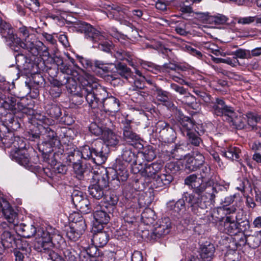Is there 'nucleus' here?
Segmentation results:
<instances>
[{"label":"nucleus","instance_id":"obj_1","mask_svg":"<svg viewBox=\"0 0 261 261\" xmlns=\"http://www.w3.org/2000/svg\"><path fill=\"white\" fill-rule=\"evenodd\" d=\"M16 230L24 238H31L36 235V242L40 251H49L53 243L50 233L43 228L38 229L33 224H20L17 226Z\"/></svg>","mask_w":261,"mask_h":261},{"label":"nucleus","instance_id":"obj_2","mask_svg":"<svg viewBox=\"0 0 261 261\" xmlns=\"http://www.w3.org/2000/svg\"><path fill=\"white\" fill-rule=\"evenodd\" d=\"M74 27L77 32L84 33L87 40L93 42H98L97 47L100 50L109 52L112 47V43L106 41V37L90 24L85 22H79L74 24Z\"/></svg>","mask_w":261,"mask_h":261},{"label":"nucleus","instance_id":"obj_3","mask_svg":"<svg viewBox=\"0 0 261 261\" xmlns=\"http://www.w3.org/2000/svg\"><path fill=\"white\" fill-rule=\"evenodd\" d=\"M81 95L84 96L89 106L93 109L98 106L99 98L96 97L95 90L97 86V79L92 75L85 72L81 77Z\"/></svg>","mask_w":261,"mask_h":261},{"label":"nucleus","instance_id":"obj_4","mask_svg":"<svg viewBox=\"0 0 261 261\" xmlns=\"http://www.w3.org/2000/svg\"><path fill=\"white\" fill-rule=\"evenodd\" d=\"M17 141L13 143L15 147L13 150H11L10 156L12 160L15 161L20 165L25 167L30 164V158L26 148V143L24 139H18Z\"/></svg>","mask_w":261,"mask_h":261},{"label":"nucleus","instance_id":"obj_5","mask_svg":"<svg viewBox=\"0 0 261 261\" xmlns=\"http://www.w3.org/2000/svg\"><path fill=\"white\" fill-rule=\"evenodd\" d=\"M138 171L141 176L145 178H154L163 167V164L161 162H154L150 164L138 163Z\"/></svg>","mask_w":261,"mask_h":261},{"label":"nucleus","instance_id":"obj_6","mask_svg":"<svg viewBox=\"0 0 261 261\" xmlns=\"http://www.w3.org/2000/svg\"><path fill=\"white\" fill-rule=\"evenodd\" d=\"M213 113L217 116H224L226 118L233 114V109L227 106L224 100L217 98L210 103Z\"/></svg>","mask_w":261,"mask_h":261},{"label":"nucleus","instance_id":"obj_7","mask_svg":"<svg viewBox=\"0 0 261 261\" xmlns=\"http://www.w3.org/2000/svg\"><path fill=\"white\" fill-rule=\"evenodd\" d=\"M184 198L186 201L191 204L192 212L198 216H202L207 212V206L205 202L193 194H186Z\"/></svg>","mask_w":261,"mask_h":261},{"label":"nucleus","instance_id":"obj_8","mask_svg":"<svg viewBox=\"0 0 261 261\" xmlns=\"http://www.w3.org/2000/svg\"><path fill=\"white\" fill-rule=\"evenodd\" d=\"M96 177V182L89 187V192L93 198L99 199L104 195L103 189L108 186V181L103 176L98 175Z\"/></svg>","mask_w":261,"mask_h":261},{"label":"nucleus","instance_id":"obj_9","mask_svg":"<svg viewBox=\"0 0 261 261\" xmlns=\"http://www.w3.org/2000/svg\"><path fill=\"white\" fill-rule=\"evenodd\" d=\"M92 211L93 212V216L95 221L94 223V225H101L102 228L103 224H106L109 222L110 217L98 201H96L93 204Z\"/></svg>","mask_w":261,"mask_h":261},{"label":"nucleus","instance_id":"obj_10","mask_svg":"<svg viewBox=\"0 0 261 261\" xmlns=\"http://www.w3.org/2000/svg\"><path fill=\"white\" fill-rule=\"evenodd\" d=\"M122 123L123 139L132 145L139 143L141 139L140 137L133 130L130 125L131 121L125 120Z\"/></svg>","mask_w":261,"mask_h":261},{"label":"nucleus","instance_id":"obj_11","mask_svg":"<svg viewBox=\"0 0 261 261\" xmlns=\"http://www.w3.org/2000/svg\"><path fill=\"white\" fill-rule=\"evenodd\" d=\"M93 147L92 161L98 165L104 163L107 159V146L101 142H97Z\"/></svg>","mask_w":261,"mask_h":261},{"label":"nucleus","instance_id":"obj_12","mask_svg":"<svg viewBox=\"0 0 261 261\" xmlns=\"http://www.w3.org/2000/svg\"><path fill=\"white\" fill-rule=\"evenodd\" d=\"M41 137L44 140L42 142V145H49L53 147L59 143L56 133L51 130L48 126L42 127L41 129H39Z\"/></svg>","mask_w":261,"mask_h":261},{"label":"nucleus","instance_id":"obj_13","mask_svg":"<svg viewBox=\"0 0 261 261\" xmlns=\"http://www.w3.org/2000/svg\"><path fill=\"white\" fill-rule=\"evenodd\" d=\"M171 229V222L168 218H164L157 224L152 232L154 239L160 238L169 233Z\"/></svg>","mask_w":261,"mask_h":261},{"label":"nucleus","instance_id":"obj_14","mask_svg":"<svg viewBox=\"0 0 261 261\" xmlns=\"http://www.w3.org/2000/svg\"><path fill=\"white\" fill-rule=\"evenodd\" d=\"M204 162V156L199 152H196L193 156L187 159L186 168L190 171H194L202 166Z\"/></svg>","mask_w":261,"mask_h":261},{"label":"nucleus","instance_id":"obj_15","mask_svg":"<svg viewBox=\"0 0 261 261\" xmlns=\"http://www.w3.org/2000/svg\"><path fill=\"white\" fill-rule=\"evenodd\" d=\"M102 105L103 109L106 112H116L119 110V101L114 96L106 98L103 97Z\"/></svg>","mask_w":261,"mask_h":261},{"label":"nucleus","instance_id":"obj_16","mask_svg":"<svg viewBox=\"0 0 261 261\" xmlns=\"http://www.w3.org/2000/svg\"><path fill=\"white\" fill-rule=\"evenodd\" d=\"M223 227L224 231L230 235H234L240 231L239 224L234 221V218L229 216L224 218Z\"/></svg>","mask_w":261,"mask_h":261},{"label":"nucleus","instance_id":"obj_17","mask_svg":"<svg viewBox=\"0 0 261 261\" xmlns=\"http://www.w3.org/2000/svg\"><path fill=\"white\" fill-rule=\"evenodd\" d=\"M4 207L2 209V213L5 219L10 223L15 225L17 223V214L9 205L8 202L3 199Z\"/></svg>","mask_w":261,"mask_h":261},{"label":"nucleus","instance_id":"obj_18","mask_svg":"<svg viewBox=\"0 0 261 261\" xmlns=\"http://www.w3.org/2000/svg\"><path fill=\"white\" fill-rule=\"evenodd\" d=\"M153 179V184L156 188H161L170 184L173 179V176L167 171H164L163 173H159Z\"/></svg>","mask_w":261,"mask_h":261},{"label":"nucleus","instance_id":"obj_19","mask_svg":"<svg viewBox=\"0 0 261 261\" xmlns=\"http://www.w3.org/2000/svg\"><path fill=\"white\" fill-rule=\"evenodd\" d=\"M2 244L5 248H15L16 242L14 234L8 230L4 231L1 234Z\"/></svg>","mask_w":261,"mask_h":261},{"label":"nucleus","instance_id":"obj_20","mask_svg":"<svg viewBox=\"0 0 261 261\" xmlns=\"http://www.w3.org/2000/svg\"><path fill=\"white\" fill-rule=\"evenodd\" d=\"M185 199H180L175 203L174 201H170L167 204L168 209L172 212L174 215H178V216L182 217V213L185 211Z\"/></svg>","mask_w":261,"mask_h":261},{"label":"nucleus","instance_id":"obj_21","mask_svg":"<svg viewBox=\"0 0 261 261\" xmlns=\"http://www.w3.org/2000/svg\"><path fill=\"white\" fill-rule=\"evenodd\" d=\"M0 138L2 143L6 147L11 148L13 150L15 147L13 146L14 142L18 141V139H22L19 137H15L12 132H7L5 135L0 132Z\"/></svg>","mask_w":261,"mask_h":261},{"label":"nucleus","instance_id":"obj_22","mask_svg":"<svg viewBox=\"0 0 261 261\" xmlns=\"http://www.w3.org/2000/svg\"><path fill=\"white\" fill-rule=\"evenodd\" d=\"M28 119L31 120L33 122L36 121L37 124L39 125V129H41L42 127L51 125L54 123L52 119L48 118L45 116L39 113L34 114L32 118L29 117Z\"/></svg>","mask_w":261,"mask_h":261},{"label":"nucleus","instance_id":"obj_23","mask_svg":"<svg viewBox=\"0 0 261 261\" xmlns=\"http://www.w3.org/2000/svg\"><path fill=\"white\" fill-rule=\"evenodd\" d=\"M181 131L184 135L187 133L191 132L194 129L195 123L194 121L188 117L183 116L179 121Z\"/></svg>","mask_w":261,"mask_h":261},{"label":"nucleus","instance_id":"obj_24","mask_svg":"<svg viewBox=\"0 0 261 261\" xmlns=\"http://www.w3.org/2000/svg\"><path fill=\"white\" fill-rule=\"evenodd\" d=\"M109 240L108 234L105 231H99L94 234L91 241L96 247H102L107 244Z\"/></svg>","mask_w":261,"mask_h":261},{"label":"nucleus","instance_id":"obj_25","mask_svg":"<svg viewBox=\"0 0 261 261\" xmlns=\"http://www.w3.org/2000/svg\"><path fill=\"white\" fill-rule=\"evenodd\" d=\"M226 120L228 121L230 125L237 129H241L245 126V120L241 115H238L233 110V114L231 116H227Z\"/></svg>","mask_w":261,"mask_h":261},{"label":"nucleus","instance_id":"obj_26","mask_svg":"<svg viewBox=\"0 0 261 261\" xmlns=\"http://www.w3.org/2000/svg\"><path fill=\"white\" fill-rule=\"evenodd\" d=\"M102 138L107 145L111 146H116L119 141V137L109 128L104 131Z\"/></svg>","mask_w":261,"mask_h":261},{"label":"nucleus","instance_id":"obj_27","mask_svg":"<svg viewBox=\"0 0 261 261\" xmlns=\"http://www.w3.org/2000/svg\"><path fill=\"white\" fill-rule=\"evenodd\" d=\"M197 177L196 174H191L187 176L185 179V184L188 186H191L195 189V191L197 193L202 192L204 190V185H199V183H197Z\"/></svg>","mask_w":261,"mask_h":261},{"label":"nucleus","instance_id":"obj_28","mask_svg":"<svg viewBox=\"0 0 261 261\" xmlns=\"http://www.w3.org/2000/svg\"><path fill=\"white\" fill-rule=\"evenodd\" d=\"M142 65L144 68H146V66H147L148 67L154 68L155 70L163 72H169L170 70H176L178 68L177 66L171 62L164 64L162 67L156 66L151 63H145Z\"/></svg>","mask_w":261,"mask_h":261},{"label":"nucleus","instance_id":"obj_29","mask_svg":"<svg viewBox=\"0 0 261 261\" xmlns=\"http://www.w3.org/2000/svg\"><path fill=\"white\" fill-rule=\"evenodd\" d=\"M214 251V246L213 245L209 244L208 245L202 246L200 255L204 261H210L213 257Z\"/></svg>","mask_w":261,"mask_h":261},{"label":"nucleus","instance_id":"obj_30","mask_svg":"<svg viewBox=\"0 0 261 261\" xmlns=\"http://www.w3.org/2000/svg\"><path fill=\"white\" fill-rule=\"evenodd\" d=\"M121 158L124 161L127 163H132L134 165H138L136 160V155L130 148L125 147L123 149Z\"/></svg>","mask_w":261,"mask_h":261},{"label":"nucleus","instance_id":"obj_31","mask_svg":"<svg viewBox=\"0 0 261 261\" xmlns=\"http://www.w3.org/2000/svg\"><path fill=\"white\" fill-rule=\"evenodd\" d=\"M240 153L241 150L240 148L234 146H230L225 151H222L223 155L231 160H238L240 157Z\"/></svg>","mask_w":261,"mask_h":261},{"label":"nucleus","instance_id":"obj_32","mask_svg":"<svg viewBox=\"0 0 261 261\" xmlns=\"http://www.w3.org/2000/svg\"><path fill=\"white\" fill-rule=\"evenodd\" d=\"M154 94L158 101L163 103L168 102L169 101V93L166 91H164L161 88L154 86L153 89Z\"/></svg>","mask_w":261,"mask_h":261},{"label":"nucleus","instance_id":"obj_33","mask_svg":"<svg viewBox=\"0 0 261 261\" xmlns=\"http://www.w3.org/2000/svg\"><path fill=\"white\" fill-rule=\"evenodd\" d=\"M115 67L118 73L121 77L127 80L131 77L132 74L131 70L126 65L119 63L116 65Z\"/></svg>","mask_w":261,"mask_h":261},{"label":"nucleus","instance_id":"obj_34","mask_svg":"<svg viewBox=\"0 0 261 261\" xmlns=\"http://www.w3.org/2000/svg\"><path fill=\"white\" fill-rule=\"evenodd\" d=\"M203 47L217 56L225 57L226 56V53L221 51L219 49V47L213 43L205 42L203 44Z\"/></svg>","mask_w":261,"mask_h":261},{"label":"nucleus","instance_id":"obj_35","mask_svg":"<svg viewBox=\"0 0 261 261\" xmlns=\"http://www.w3.org/2000/svg\"><path fill=\"white\" fill-rule=\"evenodd\" d=\"M142 159L147 162L154 160L156 156L154 150L151 147H147L144 149L143 151L140 153Z\"/></svg>","mask_w":261,"mask_h":261},{"label":"nucleus","instance_id":"obj_36","mask_svg":"<svg viewBox=\"0 0 261 261\" xmlns=\"http://www.w3.org/2000/svg\"><path fill=\"white\" fill-rule=\"evenodd\" d=\"M76 207L79 209L82 213L88 214L92 211L93 204L91 205L89 200L85 197Z\"/></svg>","mask_w":261,"mask_h":261},{"label":"nucleus","instance_id":"obj_37","mask_svg":"<svg viewBox=\"0 0 261 261\" xmlns=\"http://www.w3.org/2000/svg\"><path fill=\"white\" fill-rule=\"evenodd\" d=\"M73 229L78 231L81 235L86 228L85 221L82 217H79V220L76 222H73L70 225Z\"/></svg>","mask_w":261,"mask_h":261},{"label":"nucleus","instance_id":"obj_38","mask_svg":"<svg viewBox=\"0 0 261 261\" xmlns=\"http://www.w3.org/2000/svg\"><path fill=\"white\" fill-rule=\"evenodd\" d=\"M73 169L76 177L81 179L83 177L85 168L80 162H76L73 164Z\"/></svg>","mask_w":261,"mask_h":261},{"label":"nucleus","instance_id":"obj_39","mask_svg":"<svg viewBox=\"0 0 261 261\" xmlns=\"http://www.w3.org/2000/svg\"><path fill=\"white\" fill-rule=\"evenodd\" d=\"M47 114L51 117L58 118L61 115L60 108L56 105H52L47 110Z\"/></svg>","mask_w":261,"mask_h":261},{"label":"nucleus","instance_id":"obj_40","mask_svg":"<svg viewBox=\"0 0 261 261\" xmlns=\"http://www.w3.org/2000/svg\"><path fill=\"white\" fill-rule=\"evenodd\" d=\"M93 147H90L88 145H85L82 147L81 150V154L82 157L85 160H91L93 159Z\"/></svg>","mask_w":261,"mask_h":261},{"label":"nucleus","instance_id":"obj_41","mask_svg":"<svg viewBox=\"0 0 261 261\" xmlns=\"http://www.w3.org/2000/svg\"><path fill=\"white\" fill-rule=\"evenodd\" d=\"M106 129H107V128L103 129L101 126L97 124L96 123H92L89 126V131L91 134L96 136L101 135V137H102V134H103Z\"/></svg>","mask_w":261,"mask_h":261},{"label":"nucleus","instance_id":"obj_42","mask_svg":"<svg viewBox=\"0 0 261 261\" xmlns=\"http://www.w3.org/2000/svg\"><path fill=\"white\" fill-rule=\"evenodd\" d=\"M231 55H234L237 58L240 59H248L251 57L250 51L248 50L240 48L233 51Z\"/></svg>","mask_w":261,"mask_h":261},{"label":"nucleus","instance_id":"obj_43","mask_svg":"<svg viewBox=\"0 0 261 261\" xmlns=\"http://www.w3.org/2000/svg\"><path fill=\"white\" fill-rule=\"evenodd\" d=\"M81 236V234L78 233V231L73 229L70 226L67 229L66 236L71 241L74 242L77 241Z\"/></svg>","mask_w":261,"mask_h":261},{"label":"nucleus","instance_id":"obj_44","mask_svg":"<svg viewBox=\"0 0 261 261\" xmlns=\"http://www.w3.org/2000/svg\"><path fill=\"white\" fill-rule=\"evenodd\" d=\"M247 122L249 125L253 127L258 121L260 120V117L253 113H248L246 114Z\"/></svg>","mask_w":261,"mask_h":261},{"label":"nucleus","instance_id":"obj_45","mask_svg":"<svg viewBox=\"0 0 261 261\" xmlns=\"http://www.w3.org/2000/svg\"><path fill=\"white\" fill-rule=\"evenodd\" d=\"M72 200L75 206L76 207L82 200L85 197L81 191H75L72 194Z\"/></svg>","mask_w":261,"mask_h":261},{"label":"nucleus","instance_id":"obj_46","mask_svg":"<svg viewBox=\"0 0 261 261\" xmlns=\"http://www.w3.org/2000/svg\"><path fill=\"white\" fill-rule=\"evenodd\" d=\"M185 135L188 137L189 141L194 146H198L201 142V139L193 131L187 133Z\"/></svg>","mask_w":261,"mask_h":261},{"label":"nucleus","instance_id":"obj_47","mask_svg":"<svg viewBox=\"0 0 261 261\" xmlns=\"http://www.w3.org/2000/svg\"><path fill=\"white\" fill-rule=\"evenodd\" d=\"M221 210L223 212L224 214L225 215V218L228 217L229 216L231 218H234V216L237 211L236 206L234 205L230 206H223Z\"/></svg>","mask_w":261,"mask_h":261},{"label":"nucleus","instance_id":"obj_48","mask_svg":"<svg viewBox=\"0 0 261 261\" xmlns=\"http://www.w3.org/2000/svg\"><path fill=\"white\" fill-rule=\"evenodd\" d=\"M60 69L62 72H63V73H66L68 75L66 77H65L66 79V83L69 82L71 79H72V78L70 77L69 75L73 74V72L69 68V66L67 65L64 64L63 62H62L60 67Z\"/></svg>","mask_w":261,"mask_h":261},{"label":"nucleus","instance_id":"obj_49","mask_svg":"<svg viewBox=\"0 0 261 261\" xmlns=\"http://www.w3.org/2000/svg\"><path fill=\"white\" fill-rule=\"evenodd\" d=\"M77 59L79 62L84 68L87 70L93 69V66L92 65V63L90 60L80 56L77 57Z\"/></svg>","mask_w":261,"mask_h":261},{"label":"nucleus","instance_id":"obj_50","mask_svg":"<svg viewBox=\"0 0 261 261\" xmlns=\"http://www.w3.org/2000/svg\"><path fill=\"white\" fill-rule=\"evenodd\" d=\"M179 169V167L177 166L175 163L170 162L168 163L165 167V171L168 172L169 174H171L173 176L177 171Z\"/></svg>","mask_w":261,"mask_h":261},{"label":"nucleus","instance_id":"obj_51","mask_svg":"<svg viewBox=\"0 0 261 261\" xmlns=\"http://www.w3.org/2000/svg\"><path fill=\"white\" fill-rule=\"evenodd\" d=\"M97 69L101 70L104 73H107L109 71L108 67L106 66L103 62L100 61H95L94 62V65L93 67L92 70L96 72Z\"/></svg>","mask_w":261,"mask_h":261},{"label":"nucleus","instance_id":"obj_52","mask_svg":"<svg viewBox=\"0 0 261 261\" xmlns=\"http://www.w3.org/2000/svg\"><path fill=\"white\" fill-rule=\"evenodd\" d=\"M116 57L120 60H126L130 65H133L132 59L130 58V55L128 54V53L123 51L122 52L121 51H117L116 53Z\"/></svg>","mask_w":261,"mask_h":261},{"label":"nucleus","instance_id":"obj_53","mask_svg":"<svg viewBox=\"0 0 261 261\" xmlns=\"http://www.w3.org/2000/svg\"><path fill=\"white\" fill-rule=\"evenodd\" d=\"M253 241L252 246L253 247H257L261 245V231L256 232L254 236L250 238Z\"/></svg>","mask_w":261,"mask_h":261},{"label":"nucleus","instance_id":"obj_54","mask_svg":"<svg viewBox=\"0 0 261 261\" xmlns=\"http://www.w3.org/2000/svg\"><path fill=\"white\" fill-rule=\"evenodd\" d=\"M228 18L224 15L218 14L213 17V20L216 24H223L226 23Z\"/></svg>","mask_w":261,"mask_h":261},{"label":"nucleus","instance_id":"obj_55","mask_svg":"<svg viewBox=\"0 0 261 261\" xmlns=\"http://www.w3.org/2000/svg\"><path fill=\"white\" fill-rule=\"evenodd\" d=\"M210 171V168L207 165L201 166L200 171L201 178H209L211 174Z\"/></svg>","mask_w":261,"mask_h":261},{"label":"nucleus","instance_id":"obj_56","mask_svg":"<svg viewBox=\"0 0 261 261\" xmlns=\"http://www.w3.org/2000/svg\"><path fill=\"white\" fill-rule=\"evenodd\" d=\"M234 217V221H236L238 223L241 221L247 219L246 216L245 214L244 211L242 209H239L238 211L237 210Z\"/></svg>","mask_w":261,"mask_h":261},{"label":"nucleus","instance_id":"obj_57","mask_svg":"<svg viewBox=\"0 0 261 261\" xmlns=\"http://www.w3.org/2000/svg\"><path fill=\"white\" fill-rule=\"evenodd\" d=\"M15 248L22 251L26 250L29 247L28 242L23 240L17 239Z\"/></svg>","mask_w":261,"mask_h":261},{"label":"nucleus","instance_id":"obj_58","mask_svg":"<svg viewBox=\"0 0 261 261\" xmlns=\"http://www.w3.org/2000/svg\"><path fill=\"white\" fill-rule=\"evenodd\" d=\"M255 16L242 17L238 20V23L242 24H249L255 21Z\"/></svg>","mask_w":261,"mask_h":261},{"label":"nucleus","instance_id":"obj_59","mask_svg":"<svg viewBox=\"0 0 261 261\" xmlns=\"http://www.w3.org/2000/svg\"><path fill=\"white\" fill-rule=\"evenodd\" d=\"M195 99L196 98L195 96L189 94L188 95L183 97L182 102L189 107Z\"/></svg>","mask_w":261,"mask_h":261},{"label":"nucleus","instance_id":"obj_60","mask_svg":"<svg viewBox=\"0 0 261 261\" xmlns=\"http://www.w3.org/2000/svg\"><path fill=\"white\" fill-rule=\"evenodd\" d=\"M170 87L172 89L180 94L183 95L186 93V90L184 87H180L176 84L172 83L170 85Z\"/></svg>","mask_w":261,"mask_h":261},{"label":"nucleus","instance_id":"obj_61","mask_svg":"<svg viewBox=\"0 0 261 261\" xmlns=\"http://www.w3.org/2000/svg\"><path fill=\"white\" fill-rule=\"evenodd\" d=\"M145 77L135 80L134 82L135 86L138 89H143L145 87Z\"/></svg>","mask_w":261,"mask_h":261},{"label":"nucleus","instance_id":"obj_62","mask_svg":"<svg viewBox=\"0 0 261 261\" xmlns=\"http://www.w3.org/2000/svg\"><path fill=\"white\" fill-rule=\"evenodd\" d=\"M238 62V60L234 58L232 59L228 57L223 60V63L227 64L232 67H235Z\"/></svg>","mask_w":261,"mask_h":261},{"label":"nucleus","instance_id":"obj_63","mask_svg":"<svg viewBox=\"0 0 261 261\" xmlns=\"http://www.w3.org/2000/svg\"><path fill=\"white\" fill-rule=\"evenodd\" d=\"M186 48L187 50L192 55L197 57V58H200L202 57L201 53L192 47L191 46H186Z\"/></svg>","mask_w":261,"mask_h":261},{"label":"nucleus","instance_id":"obj_64","mask_svg":"<svg viewBox=\"0 0 261 261\" xmlns=\"http://www.w3.org/2000/svg\"><path fill=\"white\" fill-rule=\"evenodd\" d=\"M131 261H143L142 253L140 251H135L132 254Z\"/></svg>","mask_w":261,"mask_h":261}]
</instances>
